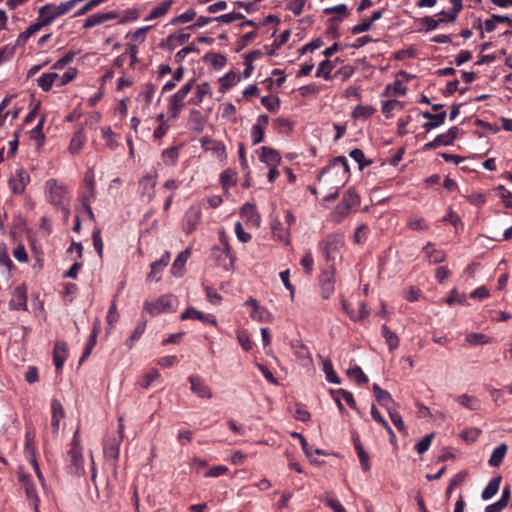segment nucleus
I'll use <instances>...</instances> for the list:
<instances>
[{
    "instance_id": "nucleus-56",
    "label": "nucleus",
    "mask_w": 512,
    "mask_h": 512,
    "mask_svg": "<svg viewBox=\"0 0 512 512\" xmlns=\"http://www.w3.org/2000/svg\"><path fill=\"white\" fill-rule=\"evenodd\" d=\"M237 80V76L230 72V73H227L226 75H224L222 78H220L219 82H220V91L221 92H225L226 90H228L230 87H232L235 82Z\"/></svg>"
},
{
    "instance_id": "nucleus-53",
    "label": "nucleus",
    "mask_w": 512,
    "mask_h": 512,
    "mask_svg": "<svg viewBox=\"0 0 512 512\" xmlns=\"http://www.w3.org/2000/svg\"><path fill=\"white\" fill-rule=\"evenodd\" d=\"M140 186L142 187V194L147 195L148 199L152 198L155 181L151 176H145L140 180Z\"/></svg>"
},
{
    "instance_id": "nucleus-25",
    "label": "nucleus",
    "mask_w": 512,
    "mask_h": 512,
    "mask_svg": "<svg viewBox=\"0 0 512 512\" xmlns=\"http://www.w3.org/2000/svg\"><path fill=\"white\" fill-rule=\"evenodd\" d=\"M455 401L459 403L462 407L471 410L476 411L481 408V401L472 395L468 394H460L455 397Z\"/></svg>"
},
{
    "instance_id": "nucleus-26",
    "label": "nucleus",
    "mask_w": 512,
    "mask_h": 512,
    "mask_svg": "<svg viewBox=\"0 0 512 512\" xmlns=\"http://www.w3.org/2000/svg\"><path fill=\"white\" fill-rule=\"evenodd\" d=\"M173 4V0H165L161 2L159 5L155 6L151 9L149 14L145 17V21H152L157 18H161L167 14V12L171 9Z\"/></svg>"
},
{
    "instance_id": "nucleus-54",
    "label": "nucleus",
    "mask_w": 512,
    "mask_h": 512,
    "mask_svg": "<svg viewBox=\"0 0 512 512\" xmlns=\"http://www.w3.org/2000/svg\"><path fill=\"white\" fill-rule=\"evenodd\" d=\"M190 38V34L180 33V34H171L167 37V44L174 48L176 45L185 44Z\"/></svg>"
},
{
    "instance_id": "nucleus-50",
    "label": "nucleus",
    "mask_w": 512,
    "mask_h": 512,
    "mask_svg": "<svg viewBox=\"0 0 512 512\" xmlns=\"http://www.w3.org/2000/svg\"><path fill=\"white\" fill-rule=\"evenodd\" d=\"M347 374L351 378H355L358 384H365L369 381L368 377L362 371V369L355 365L347 370Z\"/></svg>"
},
{
    "instance_id": "nucleus-19",
    "label": "nucleus",
    "mask_w": 512,
    "mask_h": 512,
    "mask_svg": "<svg viewBox=\"0 0 512 512\" xmlns=\"http://www.w3.org/2000/svg\"><path fill=\"white\" fill-rule=\"evenodd\" d=\"M259 160L269 166H278L281 162L279 152L271 147L263 146L260 149Z\"/></svg>"
},
{
    "instance_id": "nucleus-23",
    "label": "nucleus",
    "mask_w": 512,
    "mask_h": 512,
    "mask_svg": "<svg viewBox=\"0 0 512 512\" xmlns=\"http://www.w3.org/2000/svg\"><path fill=\"white\" fill-rule=\"evenodd\" d=\"M170 261V254L165 252L161 258L151 264V272L148 274V280L159 281V273L168 265Z\"/></svg>"
},
{
    "instance_id": "nucleus-45",
    "label": "nucleus",
    "mask_w": 512,
    "mask_h": 512,
    "mask_svg": "<svg viewBox=\"0 0 512 512\" xmlns=\"http://www.w3.org/2000/svg\"><path fill=\"white\" fill-rule=\"evenodd\" d=\"M334 68V65L329 60H324L319 64V67L316 71V77H322L325 80H331V72Z\"/></svg>"
},
{
    "instance_id": "nucleus-12",
    "label": "nucleus",
    "mask_w": 512,
    "mask_h": 512,
    "mask_svg": "<svg viewBox=\"0 0 512 512\" xmlns=\"http://www.w3.org/2000/svg\"><path fill=\"white\" fill-rule=\"evenodd\" d=\"M218 234H219L220 246L224 248L225 256H226V258L229 259L228 263H225V262L221 263L222 267L227 271L232 270L234 267L235 261H236V255L233 252V250L228 242V238L226 236L225 231L220 230Z\"/></svg>"
},
{
    "instance_id": "nucleus-29",
    "label": "nucleus",
    "mask_w": 512,
    "mask_h": 512,
    "mask_svg": "<svg viewBox=\"0 0 512 512\" xmlns=\"http://www.w3.org/2000/svg\"><path fill=\"white\" fill-rule=\"evenodd\" d=\"M423 251L425 253V257L431 264L441 263L445 259L444 252L442 250L434 249L431 243L424 246Z\"/></svg>"
},
{
    "instance_id": "nucleus-44",
    "label": "nucleus",
    "mask_w": 512,
    "mask_h": 512,
    "mask_svg": "<svg viewBox=\"0 0 512 512\" xmlns=\"http://www.w3.org/2000/svg\"><path fill=\"white\" fill-rule=\"evenodd\" d=\"M179 157V150L177 147H170L162 152V160L164 164L173 166L176 164Z\"/></svg>"
},
{
    "instance_id": "nucleus-22",
    "label": "nucleus",
    "mask_w": 512,
    "mask_h": 512,
    "mask_svg": "<svg viewBox=\"0 0 512 512\" xmlns=\"http://www.w3.org/2000/svg\"><path fill=\"white\" fill-rule=\"evenodd\" d=\"M86 191L83 194V205L85 206L90 218H93V212L90 207V202L94 198V179L92 175L85 176Z\"/></svg>"
},
{
    "instance_id": "nucleus-40",
    "label": "nucleus",
    "mask_w": 512,
    "mask_h": 512,
    "mask_svg": "<svg viewBox=\"0 0 512 512\" xmlns=\"http://www.w3.org/2000/svg\"><path fill=\"white\" fill-rule=\"evenodd\" d=\"M53 362L57 373L61 370L64 363V344L57 342L53 349Z\"/></svg>"
},
{
    "instance_id": "nucleus-3",
    "label": "nucleus",
    "mask_w": 512,
    "mask_h": 512,
    "mask_svg": "<svg viewBox=\"0 0 512 512\" xmlns=\"http://www.w3.org/2000/svg\"><path fill=\"white\" fill-rule=\"evenodd\" d=\"M70 455V473L74 476L80 477L85 474L84 458L82 454V448L80 447L78 440V431L75 432L72 447L69 451Z\"/></svg>"
},
{
    "instance_id": "nucleus-60",
    "label": "nucleus",
    "mask_w": 512,
    "mask_h": 512,
    "mask_svg": "<svg viewBox=\"0 0 512 512\" xmlns=\"http://www.w3.org/2000/svg\"><path fill=\"white\" fill-rule=\"evenodd\" d=\"M369 227L367 225H360L357 227L355 233H354V242L357 244L364 243L368 237L369 234Z\"/></svg>"
},
{
    "instance_id": "nucleus-46",
    "label": "nucleus",
    "mask_w": 512,
    "mask_h": 512,
    "mask_svg": "<svg viewBox=\"0 0 512 512\" xmlns=\"http://www.w3.org/2000/svg\"><path fill=\"white\" fill-rule=\"evenodd\" d=\"M220 183L224 190H228L236 184V173L230 169L222 172L220 176Z\"/></svg>"
},
{
    "instance_id": "nucleus-6",
    "label": "nucleus",
    "mask_w": 512,
    "mask_h": 512,
    "mask_svg": "<svg viewBox=\"0 0 512 512\" xmlns=\"http://www.w3.org/2000/svg\"><path fill=\"white\" fill-rule=\"evenodd\" d=\"M17 474L19 482L24 486L27 499L33 504L34 511L39 512V498L35 486L31 481V476L25 473L21 468L18 470Z\"/></svg>"
},
{
    "instance_id": "nucleus-36",
    "label": "nucleus",
    "mask_w": 512,
    "mask_h": 512,
    "mask_svg": "<svg viewBox=\"0 0 512 512\" xmlns=\"http://www.w3.org/2000/svg\"><path fill=\"white\" fill-rule=\"evenodd\" d=\"M354 445H355V449H356L362 469L364 471H369L371 468V465L369 462L368 453L364 450V448L358 438H354Z\"/></svg>"
},
{
    "instance_id": "nucleus-5",
    "label": "nucleus",
    "mask_w": 512,
    "mask_h": 512,
    "mask_svg": "<svg viewBox=\"0 0 512 512\" xmlns=\"http://www.w3.org/2000/svg\"><path fill=\"white\" fill-rule=\"evenodd\" d=\"M175 297L172 295H162L154 302H146L145 310L151 315H158L163 312L174 311Z\"/></svg>"
},
{
    "instance_id": "nucleus-21",
    "label": "nucleus",
    "mask_w": 512,
    "mask_h": 512,
    "mask_svg": "<svg viewBox=\"0 0 512 512\" xmlns=\"http://www.w3.org/2000/svg\"><path fill=\"white\" fill-rule=\"evenodd\" d=\"M373 392L375 395V398L380 403L381 406L385 407L387 411L389 409H392L396 407V403L391 397L390 393L386 390L381 389V387L378 384H373Z\"/></svg>"
},
{
    "instance_id": "nucleus-33",
    "label": "nucleus",
    "mask_w": 512,
    "mask_h": 512,
    "mask_svg": "<svg viewBox=\"0 0 512 512\" xmlns=\"http://www.w3.org/2000/svg\"><path fill=\"white\" fill-rule=\"evenodd\" d=\"M86 142V137L83 134V130L80 129L76 131L70 141L69 151L71 155H76L82 149L84 143Z\"/></svg>"
},
{
    "instance_id": "nucleus-43",
    "label": "nucleus",
    "mask_w": 512,
    "mask_h": 512,
    "mask_svg": "<svg viewBox=\"0 0 512 512\" xmlns=\"http://www.w3.org/2000/svg\"><path fill=\"white\" fill-rule=\"evenodd\" d=\"M322 366H323V372L326 375L327 381L330 383H334V384H340V378L334 371L331 361L329 359H324L322 361Z\"/></svg>"
},
{
    "instance_id": "nucleus-39",
    "label": "nucleus",
    "mask_w": 512,
    "mask_h": 512,
    "mask_svg": "<svg viewBox=\"0 0 512 512\" xmlns=\"http://www.w3.org/2000/svg\"><path fill=\"white\" fill-rule=\"evenodd\" d=\"M382 336L385 339L386 344L388 345L390 350H394L399 345V338L398 336L392 332L387 325H382L381 327Z\"/></svg>"
},
{
    "instance_id": "nucleus-52",
    "label": "nucleus",
    "mask_w": 512,
    "mask_h": 512,
    "mask_svg": "<svg viewBox=\"0 0 512 512\" xmlns=\"http://www.w3.org/2000/svg\"><path fill=\"white\" fill-rule=\"evenodd\" d=\"M204 60L211 64L214 68H222L226 64V58L217 53H207Z\"/></svg>"
},
{
    "instance_id": "nucleus-59",
    "label": "nucleus",
    "mask_w": 512,
    "mask_h": 512,
    "mask_svg": "<svg viewBox=\"0 0 512 512\" xmlns=\"http://www.w3.org/2000/svg\"><path fill=\"white\" fill-rule=\"evenodd\" d=\"M326 504L334 511V512H346L345 508L342 506V504L335 499L331 493L327 492L325 493L324 498Z\"/></svg>"
},
{
    "instance_id": "nucleus-17",
    "label": "nucleus",
    "mask_w": 512,
    "mask_h": 512,
    "mask_svg": "<svg viewBox=\"0 0 512 512\" xmlns=\"http://www.w3.org/2000/svg\"><path fill=\"white\" fill-rule=\"evenodd\" d=\"M28 181V176L21 169L17 171V175L15 177H11L9 179L8 184L13 194L20 195L24 192Z\"/></svg>"
},
{
    "instance_id": "nucleus-34",
    "label": "nucleus",
    "mask_w": 512,
    "mask_h": 512,
    "mask_svg": "<svg viewBox=\"0 0 512 512\" xmlns=\"http://www.w3.org/2000/svg\"><path fill=\"white\" fill-rule=\"evenodd\" d=\"M501 480V476H496L489 481L481 494L483 500H489L498 492Z\"/></svg>"
},
{
    "instance_id": "nucleus-24",
    "label": "nucleus",
    "mask_w": 512,
    "mask_h": 512,
    "mask_svg": "<svg viewBox=\"0 0 512 512\" xmlns=\"http://www.w3.org/2000/svg\"><path fill=\"white\" fill-rule=\"evenodd\" d=\"M423 118L427 119L428 122H426L423 127L426 129V131H430L432 129H435L439 126H441L446 118V112L441 111L436 114H432L430 112H423L422 113Z\"/></svg>"
},
{
    "instance_id": "nucleus-57",
    "label": "nucleus",
    "mask_w": 512,
    "mask_h": 512,
    "mask_svg": "<svg viewBox=\"0 0 512 512\" xmlns=\"http://www.w3.org/2000/svg\"><path fill=\"white\" fill-rule=\"evenodd\" d=\"M434 438V434L430 433L427 434L425 437H423L416 445L415 449L419 454H424L426 451H428L429 447L431 446L432 440Z\"/></svg>"
},
{
    "instance_id": "nucleus-11",
    "label": "nucleus",
    "mask_w": 512,
    "mask_h": 512,
    "mask_svg": "<svg viewBox=\"0 0 512 512\" xmlns=\"http://www.w3.org/2000/svg\"><path fill=\"white\" fill-rule=\"evenodd\" d=\"M268 123V115L263 114L257 117L256 123L251 128V138L253 145H257L264 140V131Z\"/></svg>"
},
{
    "instance_id": "nucleus-55",
    "label": "nucleus",
    "mask_w": 512,
    "mask_h": 512,
    "mask_svg": "<svg viewBox=\"0 0 512 512\" xmlns=\"http://www.w3.org/2000/svg\"><path fill=\"white\" fill-rule=\"evenodd\" d=\"M374 112H375V109L372 106L358 105L357 107H355V109L352 113V116L355 119H359V118L365 119V118L370 117L372 114H374Z\"/></svg>"
},
{
    "instance_id": "nucleus-2",
    "label": "nucleus",
    "mask_w": 512,
    "mask_h": 512,
    "mask_svg": "<svg viewBox=\"0 0 512 512\" xmlns=\"http://www.w3.org/2000/svg\"><path fill=\"white\" fill-rule=\"evenodd\" d=\"M194 80L188 81L176 93H174L168 101L169 119H176L185 106V98L191 92Z\"/></svg>"
},
{
    "instance_id": "nucleus-58",
    "label": "nucleus",
    "mask_w": 512,
    "mask_h": 512,
    "mask_svg": "<svg viewBox=\"0 0 512 512\" xmlns=\"http://www.w3.org/2000/svg\"><path fill=\"white\" fill-rule=\"evenodd\" d=\"M209 144L208 149L213 151L220 160L226 159L225 145L222 142L213 140Z\"/></svg>"
},
{
    "instance_id": "nucleus-18",
    "label": "nucleus",
    "mask_w": 512,
    "mask_h": 512,
    "mask_svg": "<svg viewBox=\"0 0 512 512\" xmlns=\"http://www.w3.org/2000/svg\"><path fill=\"white\" fill-rule=\"evenodd\" d=\"M64 13V2H61L58 6L45 5L40 7L38 20L43 22L49 18V24L59 15Z\"/></svg>"
},
{
    "instance_id": "nucleus-30",
    "label": "nucleus",
    "mask_w": 512,
    "mask_h": 512,
    "mask_svg": "<svg viewBox=\"0 0 512 512\" xmlns=\"http://www.w3.org/2000/svg\"><path fill=\"white\" fill-rule=\"evenodd\" d=\"M189 125L192 130L202 132L204 129L205 118L198 110H191L188 119Z\"/></svg>"
},
{
    "instance_id": "nucleus-42",
    "label": "nucleus",
    "mask_w": 512,
    "mask_h": 512,
    "mask_svg": "<svg viewBox=\"0 0 512 512\" xmlns=\"http://www.w3.org/2000/svg\"><path fill=\"white\" fill-rule=\"evenodd\" d=\"M349 156L358 164L359 170H363L365 167L372 164L371 160H366L364 152L359 148L350 151Z\"/></svg>"
},
{
    "instance_id": "nucleus-14",
    "label": "nucleus",
    "mask_w": 512,
    "mask_h": 512,
    "mask_svg": "<svg viewBox=\"0 0 512 512\" xmlns=\"http://www.w3.org/2000/svg\"><path fill=\"white\" fill-rule=\"evenodd\" d=\"M9 307L11 310L27 309V295L24 286H18L15 288L12 297L9 301Z\"/></svg>"
},
{
    "instance_id": "nucleus-48",
    "label": "nucleus",
    "mask_w": 512,
    "mask_h": 512,
    "mask_svg": "<svg viewBox=\"0 0 512 512\" xmlns=\"http://www.w3.org/2000/svg\"><path fill=\"white\" fill-rule=\"evenodd\" d=\"M465 341L470 345H484L490 342V338L483 333H469L466 335Z\"/></svg>"
},
{
    "instance_id": "nucleus-7",
    "label": "nucleus",
    "mask_w": 512,
    "mask_h": 512,
    "mask_svg": "<svg viewBox=\"0 0 512 512\" xmlns=\"http://www.w3.org/2000/svg\"><path fill=\"white\" fill-rule=\"evenodd\" d=\"M245 306L251 308L250 317L257 322L270 323L272 314L263 306H260L255 298L250 297L244 303Z\"/></svg>"
},
{
    "instance_id": "nucleus-64",
    "label": "nucleus",
    "mask_w": 512,
    "mask_h": 512,
    "mask_svg": "<svg viewBox=\"0 0 512 512\" xmlns=\"http://www.w3.org/2000/svg\"><path fill=\"white\" fill-rule=\"evenodd\" d=\"M407 227L414 231H426L428 224L423 218L410 219L407 223Z\"/></svg>"
},
{
    "instance_id": "nucleus-32",
    "label": "nucleus",
    "mask_w": 512,
    "mask_h": 512,
    "mask_svg": "<svg viewBox=\"0 0 512 512\" xmlns=\"http://www.w3.org/2000/svg\"><path fill=\"white\" fill-rule=\"evenodd\" d=\"M291 348L297 359L301 361H311L309 349L302 342L298 340L292 341Z\"/></svg>"
},
{
    "instance_id": "nucleus-38",
    "label": "nucleus",
    "mask_w": 512,
    "mask_h": 512,
    "mask_svg": "<svg viewBox=\"0 0 512 512\" xmlns=\"http://www.w3.org/2000/svg\"><path fill=\"white\" fill-rule=\"evenodd\" d=\"M210 94H211V88H210L209 83L203 82L197 86L194 97L191 98L190 102L198 105V104L202 103V101L204 100V97L206 95H210Z\"/></svg>"
},
{
    "instance_id": "nucleus-49",
    "label": "nucleus",
    "mask_w": 512,
    "mask_h": 512,
    "mask_svg": "<svg viewBox=\"0 0 512 512\" xmlns=\"http://www.w3.org/2000/svg\"><path fill=\"white\" fill-rule=\"evenodd\" d=\"M321 289H322V297L324 299H328L330 295L334 292V282L332 277L329 275L323 276L321 279Z\"/></svg>"
},
{
    "instance_id": "nucleus-27",
    "label": "nucleus",
    "mask_w": 512,
    "mask_h": 512,
    "mask_svg": "<svg viewBox=\"0 0 512 512\" xmlns=\"http://www.w3.org/2000/svg\"><path fill=\"white\" fill-rule=\"evenodd\" d=\"M189 256H190V251L188 249L179 253V255L177 256V258L175 259V261L173 262L172 267H171V273L174 276L179 277V276L183 275L184 267H185V264H186Z\"/></svg>"
},
{
    "instance_id": "nucleus-8",
    "label": "nucleus",
    "mask_w": 512,
    "mask_h": 512,
    "mask_svg": "<svg viewBox=\"0 0 512 512\" xmlns=\"http://www.w3.org/2000/svg\"><path fill=\"white\" fill-rule=\"evenodd\" d=\"M190 383V389L193 393H195L200 398L211 399L213 394L208 385L204 382V380L198 375H191L188 378Z\"/></svg>"
},
{
    "instance_id": "nucleus-9",
    "label": "nucleus",
    "mask_w": 512,
    "mask_h": 512,
    "mask_svg": "<svg viewBox=\"0 0 512 512\" xmlns=\"http://www.w3.org/2000/svg\"><path fill=\"white\" fill-rule=\"evenodd\" d=\"M64 418V409L59 399L53 398L51 401V429L54 436H58L60 422Z\"/></svg>"
},
{
    "instance_id": "nucleus-41",
    "label": "nucleus",
    "mask_w": 512,
    "mask_h": 512,
    "mask_svg": "<svg viewBox=\"0 0 512 512\" xmlns=\"http://www.w3.org/2000/svg\"><path fill=\"white\" fill-rule=\"evenodd\" d=\"M195 18H196V11L194 9L190 8L187 11H185L184 13H182L176 17H173L170 20V25L176 26V25H180V24H185V23L193 21Z\"/></svg>"
},
{
    "instance_id": "nucleus-61",
    "label": "nucleus",
    "mask_w": 512,
    "mask_h": 512,
    "mask_svg": "<svg viewBox=\"0 0 512 512\" xmlns=\"http://www.w3.org/2000/svg\"><path fill=\"white\" fill-rule=\"evenodd\" d=\"M24 380L28 384H34L39 380V371L36 366L30 365L27 367L26 372L24 373Z\"/></svg>"
},
{
    "instance_id": "nucleus-15",
    "label": "nucleus",
    "mask_w": 512,
    "mask_h": 512,
    "mask_svg": "<svg viewBox=\"0 0 512 512\" xmlns=\"http://www.w3.org/2000/svg\"><path fill=\"white\" fill-rule=\"evenodd\" d=\"M121 442V438H116L115 436L107 437L104 440V456L107 459L116 461L119 457Z\"/></svg>"
},
{
    "instance_id": "nucleus-37",
    "label": "nucleus",
    "mask_w": 512,
    "mask_h": 512,
    "mask_svg": "<svg viewBox=\"0 0 512 512\" xmlns=\"http://www.w3.org/2000/svg\"><path fill=\"white\" fill-rule=\"evenodd\" d=\"M272 233L280 241L289 244V231L288 228H284L283 224L279 220H273L271 223Z\"/></svg>"
},
{
    "instance_id": "nucleus-62",
    "label": "nucleus",
    "mask_w": 512,
    "mask_h": 512,
    "mask_svg": "<svg viewBox=\"0 0 512 512\" xmlns=\"http://www.w3.org/2000/svg\"><path fill=\"white\" fill-rule=\"evenodd\" d=\"M445 21L446 19L444 18L436 20L431 16H426L421 19V23L424 25L426 31L435 30L441 23Z\"/></svg>"
},
{
    "instance_id": "nucleus-35",
    "label": "nucleus",
    "mask_w": 512,
    "mask_h": 512,
    "mask_svg": "<svg viewBox=\"0 0 512 512\" xmlns=\"http://www.w3.org/2000/svg\"><path fill=\"white\" fill-rule=\"evenodd\" d=\"M507 21V24L512 28V20L508 16L492 15L491 18L486 19L483 23L484 30L488 33L496 29L497 23Z\"/></svg>"
},
{
    "instance_id": "nucleus-20",
    "label": "nucleus",
    "mask_w": 512,
    "mask_h": 512,
    "mask_svg": "<svg viewBox=\"0 0 512 512\" xmlns=\"http://www.w3.org/2000/svg\"><path fill=\"white\" fill-rule=\"evenodd\" d=\"M57 80L60 81L59 85H64V76L60 77L55 72L43 73L37 79V85L39 88H41L42 91L47 92L52 88L53 84Z\"/></svg>"
},
{
    "instance_id": "nucleus-47",
    "label": "nucleus",
    "mask_w": 512,
    "mask_h": 512,
    "mask_svg": "<svg viewBox=\"0 0 512 512\" xmlns=\"http://www.w3.org/2000/svg\"><path fill=\"white\" fill-rule=\"evenodd\" d=\"M146 322H139L130 337L126 340L125 345L131 349L134 345V342L137 341L145 332Z\"/></svg>"
},
{
    "instance_id": "nucleus-63",
    "label": "nucleus",
    "mask_w": 512,
    "mask_h": 512,
    "mask_svg": "<svg viewBox=\"0 0 512 512\" xmlns=\"http://www.w3.org/2000/svg\"><path fill=\"white\" fill-rule=\"evenodd\" d=\"M388 414L391 418V421L397 427V429L399 431L405 432V425H404L403 419H402L401 415L398 413V411L396 410V407L389 409Z\"/></svg>"
},
{
    "instance_id": "nucleus-10",
    "label": "nucleus",
    "mask_w": 512,
    "mask_h": 512,
    "mask_svg": "<svg viewBox=\"0 0 512 512\" xmlns=\"http://www.w3.org/2000/svg\"><path fill=\"white\" fill-rule=\"evenodd\" d=\"M201 219V209L198 206H191L185 213L183 229L189 234L192 233Z\"/></svg>"
},
{
    "instance_id": "nucleus-28",
    "label": "nucleus",
    "mask_w": 512,
    "mask_h": 512,
    "mask_svg": "<svg viewBox=\"0 0 512 512\" xmlns=\"http://www.w3.org/2000/svg\"><path fill=\"white\" fill-rule=\"evenodd\" d=\"M240 215L242 218H245L248 222L252 223L253 225L259 226L260 216L253 204H244L243 207L241 208Z\"/></svg>"
},
{
    "instance_id": "nucleus-51",
    "label": "nucleus",
    "mask_w": 512,
    "mask_h": 512,
    "mask_svg": "<svg viewBox=\"0 0 512 512\" xmlns=\"http://www.w3.org/2000/svg\"><path fill=\"white\" fill-rule=\"evenodd\" d=\"M452 3V9L449 12L442 11L440 14L447 17V21H455L458 13L462 10V0H450Z\"/></svg>"
},
{
    "instance_id": "nucleus-31",
    "label": "nucleus",
    "mask_w": 512,
    "mask_h": 512,
    "mask_svg": "<svg viewBox=\"0 0 512 512\" xmlns=\"http://www.w3.org/2000/svg\"><path fill=\"white\" fill-rule=\"evenodd\" d=\"M507 450H508V446L505 443H502L499 446H497L493 450L491 457L488 461L489 465L491 467H498L502 463V461L507 453Z\"/></svg>"
},
{
    "instance_id": "nucleus-16",
    "label": "nucleus",
    "mask_w": 512,
    "mask_h": 512,
    "mask_svg": "<svg viewBox=\"0 0 512 512\" xmlns=\"http://www.w3.org/2000/svg\"><path fill=\"white\" fill-rule=\"evenodd\" d=\"M181 320L194 319L201 321L203 323H207L210 325H216L217 320L212 314H204L201 311L196 310L195 308H188L181 314Z\"/></svg>"
},
{
    "instance_id": "nucleus-1",
    "label": "nucleus",
    "mask_w": 512,
    "mask_h": 512,
    "mask_svg": "<svg viewBox=\"0 0 512 512\" xmlns=\"http://www.w3.org/2000/svg\"><path fill=\"white\" fill-rule=\"evenodd\" d=\"M45 200L56 209L64 211V184L57 179H48L44 186Z\"/></svg>"
},
{
    "instance_id": "nucleus-13",
    "label": "nucleus",
    "mask_w": 512,
    "mask_h": 512,
    "mask_svg": "<svg viewBox=\"0 0 512 512\" xmlns=\"http://www.w3.org/2000/svg\"><path fill=\"white\" fill-rule=\"evenodd\" d=\"M117 17L118 14L114 11L95 13L85 19L83 27L89 29L97 25H101L107 21L114 20Z\"/></svg>"
},
{
    "instance_id": "nucleus-4",
    "label": "nucleus",
    "mask_w": 512,
    "mask_h": 512,
    "mask_svg": "<svg viewBox=\"0 0 512 512\" xmlns=\"http://www.w3.org/2000/svg\"><path fill=\"white\" fill-rule=\"evenodd\" d=\"M343 244L344 240L341 234H330L320 242L319 246L322 254L329 261L336 257Z\"/></svg>"
}]
</instances>
